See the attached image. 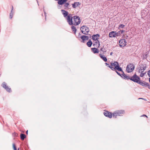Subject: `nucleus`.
Segmentation results:
<instances>
[{"mask_svg": "<svg viewBox=\"0 0 150 150\" xmlns=\"http://www.w3.org/2000/svg\"><path fill=\"white\" fill-rule=\"evenodd\" d=\"M136 79L135 78V79L134 80L133 79H133L132 80V81L136 82L142 86L145 87H147L149 86L148 83L144 81H140V78L138 76H137V77H136Z\"/></svg>", "mask_w": 150, "mask_h": 150, "instance_id": "nucleus-1", "label": "nucleus"}, {"mask_svg": "<svg viewBox=\"0 0 150 150\" xmlns=\"http://www.w3.org/2000/svg\"><path fill=\"white\" fill-rule=\"evenodd\" d=\"M125 111L122 110H119L115 111L112 114L114 117L116 118L117 116H121L124 114Z\"/></svg>", "mask_w": 150, "mask_h": 150, "instance_id": "nucleus-2", "label": "nucleus"}, {"mask_svg": "<svg viewBox=\"0 0 150 150\" xmlns=\"http://www.w3.org/2000/svg\"><path fill=\"white\" fill-rule=\"evenodd\" d=\"M111 65L112 67H114L117 70L119 71L123 72V70L121 67H120L119 66L118 63L116 62H115L114 63H111Z\"/></svg>", "mask_w": 150, "mask_h": 150, "instance_id": "nucleus-3", "label": "nucleus"}, {"mask_svg": "<svg viewBox=\"0 0 150 150\" xmlns=\"http://www.w3.org/2000/svg\"><path fill=\"white\" fill-rule=\"evenodd\" d=\"M121 72L122 73V75L123 76L122 78H123L125 79H130L132 81V80L133 79H133L134 80L135 79V78L136 79V77L137 76L136 74H134L132 77H130L125 74L123 71V72Z\"/></svg>", "mask_w": 150, "mask_h": 150, "instance_id": "nucleus-4", "label": "nucleus"}, {"mask_svg": "<svg viewBox=\"0 0 150 150\" xmlns=\"http://www.w3.org/2000/svg\"><path fill=\"white\" fill-rule=\"evenodd\" d=\"M80 29L82 33L86 35H87L89 31L88 28L85 25H83L81 27Z\"/></svg>", "mask_w": 150, "mask_h": 150, "instance_id": "nucleus-5", "label": "nucleus"}, {"mask_svg": "<svg viewBox=\"0 0 150 150\" xmlns=\"http://www.w3.org/2000/svg\"><path fill=\"white\" fill-rule=\"evenodd\" d=\"M73 24L74 25H76L79 24L80 23V21L79 17L78 16H74L73 18Z\"/></svg>", "mask_w": 150, "mask_h": 150, "instance_id": "nucleus-6", "label": "nucleus"}, {"mask_svg": "<svg viewBox=\"0 0 150 150\" xmlns=\"http://www.w3.org/2000/svg\"><path fill=\"white\" fill-rule=\"evenodd\" d=\"M134 65L132 64L128 65L126 68V71L127 72H132L134 69Z\"/></svg>", "mask_w": 150, "mask_h": 150, "instance_id": "nucleus-7", "label": "nucleus"}, {"mask_svg": "<svg viewBox=\"0 0 150 150\" xmlns=\"http://www.w3.org/2000/svg\"><path fill=\"white\" fill-rule=\"evenodd\" d=\"M73 17L72 16V15L71 14H69L67 17V21L70 25H71L73 24Z\"/></svg>", "mask_w": 150, "mask_h": 150, "instance_id": "nucleus-8", "label": "nucleus"}, {"mask_svg": "<svg viewBox=\"0 0 150 150\" xmlns=\"http://www.w3.org/2000/svg\"><path fill=\"white\" fill-rule=\"evenodd\" d=\"M109 37L110 38H115L116 36H120V34L119 33L113 31L109 33Z\"/></svg>", "mask_w": 150, "mask_h": 150, "instance_id": "nucleus-9", "label": "nucleus"}, {"mask_svg": "<svg viewBox=\"0 0 150 150\" xmlns=\"http://www.w3.org/2000/svg\"><path fill=\"white\" fill-rule=\"evenodd\" d=\"M100 37V35L99 34H96V35H93L92 36V39L95 41H97L96 42H95L97 44L98 43V45L99 46H100V42L98 40V39L99 38V37Z\"/></svg>", "mask_w": 150, "mask_h": 150, "instance_id": "nucleus-10", "label": "nucleus"}, {"mask_svg": "<svg viewBox=\"0 0 150 150\" xmlns=\"http://www.w3.org/2000/svg\"><path fill=\"white\" fill-rule=\"evenodd\" d=\"M126 40L125 39H122L120 40L119 45L121 47H122L126 45Z\"/></svg>", "mask_w": 150, "mask_h": 150, "instance_id": "nucleus-11", "label": "nucleus"}, {"mask_svg": "<svg viewBox=\"0 0 150 150\" xmlns=\"http://www.w3.org/2000/svg\"><path fill=\"white\" fill-rule=\"evenodd\" d=\"M103 114L106 117H108L110 118H111L112 117V113L110 112L104 111L103 112Z\"/></svg>", "mask_w": 150, "mask_h": 150, "instance_id": "nucleus-12", "label": "nucleus"}, {"mask_svg": "<svg viewBox=\"0 0 150 150\" xmlns=\"http://www.w3.org/2000/svg\"><path fill=\"white\" fill-rule=\"evenodd\" d=\"M138 73H140V76L141 77H143L146 73V72H145L144 71H143L140 68L138 70Z\"/></svg>", "mask_w": 150, "mask_h": 150, "instance_id": "nucleus-13", "label": "nucleus"}, {"mask_svg": "<svg viewBox=\"0 0 150 150\" xmlns=\"http://www.w3.org/2000/svg\"><path fill=\"white\" fill-rule=\"evenodd\" d=\"M146 64H142L141 65L140 67V68L143 71H144L146 69Z\"/></svg>", "mask_w": 150, "mask_h": 150, "instance_id": "nucleus-14", "label": "nucleus"}, {"mask_svg": "<svg viewBox=\"0 0 150 150\" xmlns=\"http://www.w3.org/2000/svg\"><path fill=\"white\" fill-rule=\"evenodd\" d=\"M99 56L100 58L102 59L105 62H106L107 61V59L106 57L104 55H103L100 54Z\"/></svg>", "mask_w": 150, "mask_h": 150, "instance_id": "nucleus-15", "label": "nucleus"}, {"mask_svg": "<svg viewBox=\"0 0 150 150\" xmlns=\"http://www.w3.org/2000/svg\"><path fill=\"white\" fill-rule=\"evenodd\" d=\"M61 11L64 17H67L68 16V13L67 11L64 10H62Z\"/></svg>", "mask_w": 150, "mask_h": 150, "instance_id": "nucleus-16", "label": "nucleus"}, {"mask_svg": "<svg viewBox=\"0 0 150 150\" xmlns=\"http://www.w3.org/2000/svg\"><path fill=\"white\" fill-rule=\"evenodd\" d=\"M80 5V4L79 2H74L72 4V7L74 8H76L77 7Z\"/></svg>", "mask_w": 150, "mask_h": 150, "instance_id": "nucleus-17", "label": "nucleus"}, {"mask_svg": "<svg viewBox=\"0 0 150 150\" xmlns=\"http://www.w3.org/2000/svg\"><path fill=\"white\" fill-rule=\"evenodd\" d=\"M67 1V0H59L58 1V3L59 5H62L66 2Z\"/></svg>", "mask_w": 150, "mask_h": 150, "instance_id": "nucleus-18", "label": "nucleus"}, {"mask_svg": "<svg viewBox=\"0 0 150 150\" xmlns=\"http://www.w3.org/2000/svg\"><path fill=\"white\" fill-rule=\"evenodd\" d=\"M92 51L94 53H98L99 50H98L96 48H93L91 49Z\"/></svg>", "mask_w": 150, "mask_h": 150, "instance_id": "nucleus-19", "label": "nucleus"}, {"mask_svg": "<svg viewBox=\"0 0 150 150\" xmlns=\"http://www.w3.org/2000/svg\"><path fill=\"white\" fill-rule=\"evenodd\" d=\"M81 38L83 42H84L85 40H88V37L85 35L82 36Z\"/></svg>", "mask_w": 150, "mask_h": 150, "instance_id": "nucleus-20", "label": "nucleus"}, {"mask_svg": "<svg viewBox=\"0 0 150 150\" xmlns=\"http://www.w3.org/2000/svg\"><path fill=\"white\" fill-rule=\"evenodd\" d=\"M25 135L23 134H20L21 139L22 140H23L25 138Z\"/></svg>", "mask_w": 150, "mask_h": 150, "instance_id": "nucleus-21", "label": "nucleus"}, {"mask_svg": "<svg viewBox=\"0 0 150 150\" xmlns=\"http://www.w3.org/2000/svg\"><path fill=\"white\" fill-rule=\"evenodd\" d=\"M92 44V42L91 40H89L87 43V45L88 47H91Z\"/></svg>", "mask_w": 150, "mask_h": 150, "instance_id": "nucleus-22", "label": "nucleus"}, {"mask_svg": "<svg viewBox=\"0 0 150 150\" xmlns=\"http://www.w3.org/2000/svg\"><path fill=\"white\" fill-rule=\"evenodd\" d=\"M13 6H12V8L11 11V12L10 14V18L11 19H12L13 15Z\"/></svg>", "mask_w": 150, "mask_h": 150, "instance_id": "nucleus-23", "label": "nucleus"}, {"mask_svg": "<svg viewBox=\"0 0 150 150\" xmlns=\"http://www.w3.org/2000/svg\"><path fill=\"white\" fill-rule=\"evenodd\" d=\"M5 89L7 91L9 92H11V88H9L8 86Z\"/></svg>", "mask_w": 150, "mask_h": 150, "instance_id": "nucleus-24", "label": "nucleus"}, {"mask_svg": "<svg viewBox=\"0 0 150 150\" xmlns=\"http://www.w3.org/2000/svg\"><path fill=\"white\" fill-rule=\"evenodd\" d=\"M1 86L2 87L4 88L7 87V86L6 85V83L5 82H4L2 83Z\"/></svg>", "mask_w": 150, "mask_h": 150, "instance_id": "nucleus-25", "label": "nucleus"}, {"mask_svg": "<svg viewBox=\"0 0 150 150\" xmlns=\"http://www.w3.org/2000/svg\"><path fill=\"white\" fill-rule=\"evenodd\" d=\"M71 28L72 30V31H74L75 33V32L76 30V27L72 25L71 26Z\"/></svg>", "mask_w": 150, "mask_h": 150, "instance_id": "nucleus-26", "label": "nucleus"}, {"mask_svg": "<svg viewBox=\"0 0 150 150\" xmlns=\"http://www.w3.org/2000/svg\"><path fill=\"white\" fill-rule=\"evenodd\" d=\"M125 26V25L123 24H120L118 27V29H120L121 28H123Z\"/></svg>", "mask_w": 150, "mask_h": 150, "instance_id": "nucleus-27", "label": "nucleus"}, {"mask_svg": "<svg viewBox=\"0 0 150 150\" xmlns=\"http://www.w3.org/2000/svg\"><path fill=\"white\" fill-rule=\"evenodd\" d=\"M69 3L65 2L64 4V6L66 8H68L69 6Z\"/></svg>", "mask_w": 150, "mask_h": 150, "instance_id": "nucleus-28", "label": "nucleus"}, {"mask_svg": "<svg viewBox=\"0 0 150 150\" xmlns=\"http://www.w3.org/2000/svg\"><path fill=\"white\" fill-rule=\"evenodd\" d=\"M108 67H109L112 70H114L115 69H116V68H115V67L114 68L111 65L109 66Z\"/></svg>", "mask_w": 150, "mask_h": 150, "instance_id": "nucleus-29", "label": "nucleus"}, {"mask_svg": "<svg viewBox=\"0 0 150 150\" xmlns=\"http://www.w3.org/2000/svg\"><path fill=\"white\" fill-rule=\"evenodd\" d=\"M124 32V30H120V31L117 32V33H119L120 36L121 34H122V33H123Z\"/></svg>", "mask_w": 150, "mask_h": 150, "instance_id": "nucleus-30", "label": "nucleus"}, {"mask_svg": "<svg viewBox=\"0 0 150 150\" xmlns=\"http://www.w3.org/2000/svg\"><path fill=\"white\" fill-rule=\"evenodd\" d=\"M13 146L14 150H17V149L15 144L14 143L13 144Z\"/></svg>", "mask_w": 150, "mask_h": 150, "instance_id": "nucleus-31", "label": "nucleus"}, {"mask_svg": "<svg viewBox=\"0 0 150 150\" xmlns=\"http://www.w3.org/2000/svg\"><path fill=\"white\" fill-rule=\"evenodd\" d=\"M115 72H116V73L118 75H119L120 76H121L122 77H123V76L122 75V74H120V73H119L118 72H117V71H115Z\"/></svg>", "mask_w": 150, "mask_h": 150, "instance_id": "nucleus-32", "label": "nucleus"}, {"mask_svg": "<svg viewBox=\"0 0 150 150\" xmlns=\"http://www.w3.org/2000/svg\"><path fill=\"white\" fill-rule=\"evenodd\" d=\"M148 75L150 77V70L148 71Z\"/></svg>", "mask_w": 150, "mask_h": 150, "instance_id": "nucleus-33", "label": "nucleus"}, {"mask_svg": "<svg viewBox=\"0 0 150 150\" xmlns=\"http://www.w3.org/2000/svg\"><path fill=\"white\" fill-rule=\"evenodd\" d=\"M105 65H106V66H108V67L109 66H110L109 64L107 63H105Z\"/></svg>", "mask_w": 150, "mask_h": 150, "instance_id": "nucleus-34", "label": "nucleus"}, {"mask_svg": "<svg viewBox=\"0 0 150 150\" xmlns=\"http://www.w3.org/2000/svg\"><path fill=\"white\" fill-rule=\"evenodd\" d=\"M142 116H143V117L144 116V117H147V116L146 115H142Z\"/></svg>", "mask_w": 150, "mask_h": 150, "instance_id": "nucleus-35", "label": "nucleus"}, {"mask_svg": "<svg viewBox=\"0 0 150 150\" xmlns=\"http://www.w3.org/2000/svg\"><path fill=\"white\" fill-rule=\"evenodd\" d=\"M147 87H148V88L149 89H150V85H149V86H148Z\"/></svg>", "mask_w": 150, "mask_h": 150, "instance_id": "nucleus-36", "label": "nucleus"}, {"mask_svg": "<svg viewBox=\"0 0 150 150\" xmlns=\"http://www.w3.org/2000/svg\"><path fill=\"white\" fill-rule=\"evenodd\" d=\"M103 48H101L100 49V50H101V51H103Z\"/></svg>", "mask_w": 150, "mask_h": 150, "instance_id": "nucleus-37", "label": "nucleus"}, {"mask_svg": "<svg viewBox=\"0 0 150 150\" xmlns=\"http://www.w3.org/2000/svg\"><path fill=\"white\" fill-rule=\"evenodd\" d=\"M26 134H28V130H27V131H26Z\"/></svg>", "mask_w": 150, "mask_h": 150, "instance_id": "nucleus-38", "label": "nucleus"}, {"mask_svg": "<svg viewBox=\"0 0 150 150\" xmlns=\"http://www.w3.org/2000/svg\"><path fill=\"white\" fill-rule=\"evenodd\" d=\"M112 52H111V53H110V54L111 55L112 54Z\"/></svg>", "mask_w": 150, "mask_h": 150, "instance_id": "nucleus-39", "label": "nucleus"}, {"mask_svg": "<svg viewBox=\"0 0 150 150\" xmlns=\"http://www.w3.org/2000/svg\"><path fill=\"white\" fill-rule=\"evenodd\" d=\"M142 98H139V99H142Z\"/></svg>", "mask_w": 150, "mask_h": 150, "instance_id": "nucleus-40", "label": "nucleus"}]
</instances>
